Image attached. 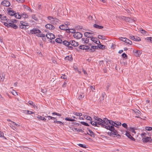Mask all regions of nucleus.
Masks as SVG:
<instances>
[{
    "label": "nucleus",
    "mask_w": 152,
    "mask_h": 152,
    "mask_svg": "<svg viewBox=\"0 0 152 152\" xmlns=\"http://www.w3.org/2000/svg\"><path fill=\"white\" fill-rule=\"evenodd\" d=\"M109 124L110 125L107 126V129L109 130L110 131H112L114 129V126L118 127V126L116 122H114L112 120H110L109 121Z\"/></svg>",
    "instance_id": "obj_1"
},
{
    "label": "nucleus",
    "mask_w": 152,
    "mask_h": 152,
    "mask_svg": "<svg viewBox=\"0 0 152 152\" xmlns=\"http://www.w3.org/2000/svg\"><path fill=\"white\" fill-rule=\"evenodd\" d=\"M47 18L50 20V23L52 24H57L60 21L57 18L51 16H48Z\"/></svg>",
    "instance_id": "obj_2"
},
{
    "label": "nucleus",
    "mask_w": 152,
    "mask_h": 152,
    "mask_svg": "<svg viewBox=\"0 0 152 152\" xmlns=\"http://www.w3.org/2000/svg\"><path fill=\"white\" fill-rule=\"evenodd\" d=\"M95 124L94 126H97L98 127H99V125H100L101 127H103L107 129V126L105 125L104 124H103L102 122H99V121H95L94 122Z\"/></svg>",
    "instance_id": "obj_3"
},
{
    "label": "nucleus",
    "mask_w": 152,
    "mask_h": 152,
    "mask_svg": "<svg viewBox=\"0 0 152 152\" xmlns=\"http://www.w3.org/2000/svg\"><path fill=\"white\" fill-rule=\"evenodd\" d=\"M30 32L31 34H35L37 33H42V32L40 30L36 28H34L33 29L30 31Z\"/></svg>",
    "instance_id": "obj_4"
},
{
    "label": "nucleus",
    "mask_w": 152,
    "mask_h": 152,
    "mask_svg": "<svg viewBox=\"0 0 152 152\" xmlns=\"http://www.w3.org/2000/svg\"><path fill=\"white\" fill-rule=\"evenodd\" d=\"M122 41H123L127 44L131 45L132 44V42L129 39L125 37H121L119 38Z\"/></svg>",
    "instance_id": "obj_5"
},
{
    "label": "nucleus",
    "mask_w": 152,
    "mask_h": 152,
    "mask_svg": "<svg viewBox=\"0 0 152 152\" xmlns=\"http://www.w3.org/2000/svg\"><path fill=\"white\" fill-rule=\"evenodd\" d=\"M123 19L125 21H128L129 23H132L136 21V18H131L129 17H123Z\"/></svg>",
    "instance_id": "obj_6"
},
{
    "label": "nucleus",
    "mask_w": 152,
    "mask_h": 152,
    "mask_svg": "<svg viewBox=\"0 0 152 152\" xmlns=\"http://www.w3.org/2000/svg\"><path fill=\"white\" fill-rule=\"evenodd\" d=\"M46 37L48 39H50V40L53 39L55 37V35L51 33H48L46 35Z\"/></svg>",
    "instance_id": "obj_7"
},
{
    "label": "nucleus",
    "mask_w": 152,
    "mask_h": 152,
    "mask_svg": "<svg viewBox=\"0 0 152 152\" xmlns=\"http://www.w3.org/2000/svg\"><path fill=\"white\" fill-rule=\"evenodd\" d=\"M94 33L90 32H86L84 34L85 36L88 38H92L93 37Z\"/></svg>",
    "instance_id": "obj_8"
},
{
    "label": "nucleus",
    "mask_w": 152,
    "mask_h": 152,
    "mask_svg": "<svg viewBox=\"0 0 152 152\" xmlns=\"http://www.w3.org/2000/svg\"><path fill=\"white\" fill-rule=\"evenodd\" d=\"M73 36L75 38L80 39L82 37V34L80 32H75Z\"/></svg>",
    "instance_id": "obj_9"
},
{
    "label": "nucleus",
    "mask_w": 152,
    "mask_h": 152,
    "mask_svg": "<svg viewBox=\"0 0 152 152\" xmlns=\"http://www.w3.org/2000/svg\"><path fill=\"white\" fill-rule=\"evenodd\" d=\"M1 4L6 7H9L10 5V3L8 1L4 0L1 2Z\"/></svg>",
    "instance_id": "obj_10"
},
{
    "label": "nucleus",
    "mask_w": 152,
    "mask_h": 152,
    "mask_svg": "<svg viewBox=\"0 0 152 152\" xmlns=\"http://www.w3.org/2000/svg\"><path fill=\"white\" fill-rule=\"evenodd\" d=\"M45 27L50 30H53L55 29V27L52 25L50 24H47L45 25Z\"/></svg>",
    "instance_id": "obj_11"
},
{
    "label": "nucleus",
    "mask_w": 152,
    "mask_h": 152,
    "mask_svg": "<svg viewBox=\"0 0 152 152\" xmlns=\"http://www.w3.org/2000/svg\"><path fill=\"white\" fill-rule=\"evenodd\" d=\"M70 45L74 47L77 46L79 45L78 42L74 40L70 41L69 42Z\"/></svg>",
    "instance_id": "obj_12"
},
{
    "label": "nucleus",
    "mask_w": 152,
    "mask_h": 152,
    "mask_svg": "<svg viewBox=\"0 0 152 152\" xmlns=\"http://www.w3.org/2000/svg\"><path fill=\"white\" fill-rule=\"evenodd\" d=\"M110 120H108L106 118H104L102 120V122L103 124L105 125L108 126V125H110L109 123V121Z\"/></svg>",
    "instance_id": "obj_13"
},
{
    "label": "nucleus",
    "mask_w": 152,
    "mask_h": 152,
    "mask_svg": "<svg viewBox=\"0 0 152 152\" xmlns=\"http://www.w3.org/2000/svg\"><path fill=\"white\" fill-rule=\"evenodd\" d=\"M134 55L137 57L139 56L141 54V53L139 50H134L133 51Z\"/></svg>",
    "instance_id": "obj_14"
},
{
    "label": "nucleus",
    "mask_w": 152,
    "mask_h": 152,
    "mask_svg": "<svg viewBox=\"0 0 152 152\" xmlns=\"http://www.w3.org/2000/svg\"><path fill=\"white\" fill-rule=\"evenodd\" d=\"M59 28L61 29L64 30H67L68 29H69L68 26H66V25L63 24L60 25L59 26Z\"/></svg>",
    "instance_id": "obj_15"
},
{
    "label": "nucleus",
    "mask_w": 152,
    "mask_h": 152,
    "mask_svg": "<svg viewBox=\"0 0 152 152\" xmlns=\"http://www.w3.org/2000/svg\"><path fill=\"white\" fill-rule=\"evenodd\" d=\"M133 110L134 111V112L137 115L135 117L137 118H139L140 117L139 116L140 115V112L138 110H137V109Z\"/></svg>",
    "instance_id": "obj_16"
},
{
    "label": "nucleus",
    "mask_w": 152,
    "mask_h": 152,
    "mask_svg": "<svg viewBox=\"0 0 152 152\" xmlns=\"http://www.w3.org/2000/svg\"><path fill=\"white\" fill-rule=\"evenodd\" d=\"M126 135L129 137V139H131L133 141H135V139L132 137L131 135L128 132H126Z\"/></svg>",
    "instance_id": "obj_17"
},
{
    "label": "nucleus",
    "mask_w": 152,
    "mask_h": 152,
    "mask_svg": "<svg viewBox=\"0 0 152 152\" xmlns=\"http://www.w3.org/2000/svg\"><path fill=\"white\" fill-rule=\"evenodd\" d=\"M151 139L150 137H148L145 138L143 137L142 138V140L143 142H149V139Z\"/></svg>",
    "instance_id": "obj_18"
},
{
    "label": "nucleus",
    "mask_w": 152,
    "mask_h": 152,
    "mask_svg": "<svg viewBox=\"0 0 152 152\" xmlns=\"http://www.w3.org/2000/svg\"><path fill=\"white\" fill-rule=\"evenodd\" d=\"M16 13L15 11L14 10H9L8 11V14L11 16H15Z\"/></svg>",
    "instance_id": "obj_19"
},
{
    "label": "nucleus",
    "mask_w": 152,
    "mask_h": 152,
    "mask_svg": "<svg viewBox=\"0 0 152 152\" xmlns=\"http://www.w3.org/2000/svg\"><path fill=\"white\" fill-rule=\"evenodd\" d=\"M93 26L94 28L99 29H101L103 28V26H99L96 24H94Z\"/></svg>",
    "instance_id": "obj_20"
},
{
    "label": "nucleus",
    "mask_w": 152,
    "mask_h": 152,
    "mask_svg": "<svg viewBox=\"0 0 152 152\" xmlns=\"http://www.w3.org/2000/svg\"><path fill=\"white\" fill-rule=\"evenodd\" d=\"M86 47L87 48H86L85 47H84V45H80L79 47V48L80 49H82V50H87V49H89V47H88V46H86Z\"/></svg>",
    "instance_id": "obj_21"
},
{
    "label": "nucleus",
    "mask_w": 152,
    "mask_h": 152,
    "mask_svg": "<svg viewBox=\"0 0 152 152\" xmlns=\"http://www.w3.org/2000/svg\"><path fill=\"white\" fill-rule=\"evenodd\" d=\"M65 59L66 60L71 61L72 60V58L71 56H68L65 58Z\"/></svg>",
    "instance_id": "obj_22"
},
{
    "label": "nucleus",
    "mask_w": 152,
    "mask_h": 152,
    "mask_svg": "<svg viewBox=\"0 0 152 152\" xmlns=\"http://www.w3.org/2000/svg\"><path fill=\"white\" fill-rule=\"evenodd\" d=\"M12 122L13 124H14V125H11V124H10V125H11L10 126L11 127H13L15 129H16V127L15 126V125L17 127H19L20 126V125H18V124H17L15 123L13 121H12Z\"/></svg>",
    "instance_id": "obj_23"
},
{
    "label": "nucleus",
    "mask_w": 152,
    "mask_h": 152,
    "mask_svg": "<svg viewBox=\"0 0 152 152\" xmlns=\"http://www.w3.org/2000/svg\"><path fill=\"white\" fill-rule=\"evenodd\" d=\"M10 25L11 26H10V27L12 28L15 29H16L18 28L16 24L13 23V22L12 23V24Z\"/></svg>",
    "instance_id": "obj_24"
},
{
    "label": "nucleus",
    "mask_w": 152,
    "mask_h": 152,
    "mask_svg": "<svg viewBox=\"0 0 152 152\" xmlns=\"http://www.w3.org/2000/svg\"><path fill=\"white\" fill-rule=\"evenodd\" d=\"M20 24L21 25L24 26L25 27L28 26V23L23 21H21L20 22Z\"/></svg>",
    "instance_id": "obj_25"
},
{
    "label": "nucleus",
    "mask_w": 152,
    "mask_h": 152,
    "mask_svg": "<svg viewBox=\"0 0 152 152\" xmlns=\"http://www.w3.org/2000/svg\"><path fill=\"white\" fill-rule=\"evenodd\" d=\"M82 40L84 41L85 43L88 44L89 42V39L87 38H82Z\"/></svg>",
    "instance_id": "obj_26"
},
{
    "label": "nucleus",
    "mask_w": 152,
    "mask_h": 152,
    "mask_svg": "<svg viewBox=\"0 0 152 152\" xmlns=\"http://www.w3.org/2000/svg\"><path fill=\"white\" fill-rule=\"evenodd\" d=\"M105 47V46L104 45H101V44L98 45V48L102 50L104 49Z\"/></svg>",
    "instance_id": "obj_27"
},
{
    "label": "nucleus",
    "mask_w": 152,
    "mask_h": 152,
    "mask_svg": "<svg viewBox=\"0 0 152 152\" xmlns=\"http://www.w3.org/2000/svg\"><path fill=\"white\" fill-rule=\"evenodd\" d=\"M55 41L58 43L61 44L62 43V40L60 38H58L56 39H55Z\"/></svg>",
    "instance_id": "obj_28"
},
{
    "label": "nucleus",
    "mask_w": 152,
    "mask_h": 152,
    "mask_svg": "<svg viewBox=\"0 0 152 152\" xmlns=\"http://www.w3.org/2000/svg\"><path fill=\"white\" fill-rule=\"evenodd\" d=\"M37 118L43 121H45L46 120V119L45 117H42L40 115H38L37 117Z\"/></svg>",
    "instance_id": "obj_29"
},
{
    "label": "nucleus",
    "mask_w": 152,
    "mask_h": 152,
    "mask_svg": "<svg viewBox=\"0 0 152 152\" xmlns=\"http://www.w3.org/2000/svg\"><path fill=\"white\" fill-rule=\"evenodd\" d=\"M94 119L96 120H97V121H99L100 122H102V119L101 118H99L97 116H94Z\"/></svg>",
    "instance_id": "obj_30"
},
{
    "label": "nucleus",
    "mask_w": 152,
    "mask_h": 152,
    "mask_svg": "<svg viewBox=\"0 0 152 152\" xmlns=\"http://www.w3.org/2000/svg\"><path fill=\"white\" fill-rule=\"evenodd\" d=\"M6 21L7 24H8V26H10H10H11L10 25L12 24V23H13L12 21L11 20H9L8 19H7V20H6Z\"/></svg>",
    "instance_id": "obj_31"
},
{
    "label": "nucleus",
    "mask_w": 152,
    "mask_h": 152,
    "mask_svg": "<svg viewBox=\"0 0 152 152\" xmlns=\"http://www.w3.org/2000/svg\"><path fill=\"white\" fill-rule=\"evenodd\" d=\"M96 39H97V38L95 37H92V38H91V40L93 42H95V43L96 44H98L97 43V41H96Z\"/></svg>",
    "instance_id": "obj_32"
},
{
    "label": "nucleus",
    "mask_w": 152,
    "mask_h": 152,
    "mask_svg": "<svg viewBox=\"0 0 152 152\" xmlns=\"http://www.w3.org/2000/svg\"><path fill=\"white\" fill-rule=\"evenodd\" d=\"M65 120L66 121H75V120L74 119H72L71 118H70L66 117L65 118Z\"/></svg>",
    "instance_id": "obj_33"
},
{
    "label": "nucleus",
    "mask_w": 152,
    "mask_h": 152,
    "mask_svg": "<svg viewBox=\"0 0 152 152\" xmlns=\"http://www.w3.org/2000/svg\"><path fill=\"white\" fill-rule=\"evenodd\" d=\"M22 17L24 18H27L28 17V15L26 13H23L21 15V17Z\"/></svg>",
    "instance_id": "obj_34"
},
{
    "label": "nucleus",
    "mask_w": 152,
    "mask_h": 152,
    "mask_svg": "<svg viewBox=\"0 0 152 152\" xmlns=\"http://www.w3.org/2000/svg\"><path fill=\"white\" fill-rule=\"evenodd\" d=\"M63 44L66 46H69V42H68L66 41H64L63 42Z\"/></svg>",
    "instance_id": "obj_35"
},
{
    "label": "nucleus",
    "mask_w": 152,
    "mask_h": 152,
    "mask_svg": "<svg viewBox=\"0 0 152 152\" xmlns=\"http://www.w3.org/2000/svg\"><path fill=\"white\" fill-rule=\"evenodd\" d=\"M89 133H90V134L89 135L92 137H95V134L91 130H89Z\"/></svg>",
    "instance_id": "obj_36"
},
{
    "label": "nucleus",
    "mask_w": 152,
    "mask_h": 152,
    "mask_svg": "<svg viewBox=\"0 0 152 152\" xmlns=\"http://www.w3.org/2000/svg\"><path fill=\"white\" fill-rule=\"evenodd\" d=\"M0 137H1L5 139H6V137L4 136L3 132L1 131H0Z\"/></svg>",
    "instance_id": "obj_37"
},
{
    "label": "nucleus",
    "mask_w": 152,
    "mask_h": 152,
    "mask_svg": "<svg viewBox=\"0 0 152 152\" xmlns=\"http://www.w3.org/2000/svg\"><path fill=\"white\" fill-rule=\"evenodd\" d=\"M53 123L55 124H60V125H64V124L62 122H61L60 121H57V120H55V121Z\"/></svg>",
    "instance_id": "obj_38"
},
{
    "label": "nucleus",
    "mask_w": 152,
    "mask_h": 152,
    "mask_svg": "<svg viewBox=\"0 0 152 152\" xmlns=\"http://www.w3.org/2000/svg\"><path fill=\"white\" fill-rule=\"evenodd\" d=\"M98 38L99 39H102V40H104L105 39V37L104 36H102V35H99L98 36Z\"/></svg>",
    "instance_id": "obj_39"
},
{
    "label": "nucleus",
    "mask_w": 152,
    "mask_h": 152,
    "mask_svg": "<svg viewBox=\"0 0 152 152\" xmlns=\"http://www.w3.org/2000/svg\"><path fill=\"white\" fill-rule=\"evenodd\" d=\"M15 17L16 18L20 19L21 18V15H20L18 13H16V15H15Z\"/></svg>",
    "instance_id": "obj_40"
},
{
    "label": "nucleus",
    "mask_w": 152,
    "mask_h": 152,
    "mask_svg": "<svg viewBox=\"0 0 152 152\" xmlns=\"http://www.w3.org/2000/svg\"><path fill=\"white\" fill-rule=\"evenodd\" d=\"M32 18L33 19L36 21H37L38 20V18L37 17L36 15H33L32 16Z\"/></svg>",
    "instance_id": "obj_41"
},
{
    "label": "nucleus",
    "mask_w": 152,
    "mask_h": 152,
    "mask_svg": "<svg viewBox=\"0 0 152 152\" xmlns=\"http://www.w3.org/2000/svg\"><path fill=\"white\" fill-rule=\"evenodd\" d=\"M25 112H26V113L28 114H31L34 113L33 112L28 110H26Z\"/></svg>",
    "instance_id": "obj_42"
},
{
    "label": "nucleus",
    "mask_w": 152,
    "mask_h": 152,
    "mask_svg": "<svg viewBox=\"0 0 152 152\" xmlns=\"http://www.w3.org/2000/svg\"><path fill=\"white\" fill-rule=\"evenodd\" d=\"M47 117L48 118V120H50V119H56V118L50 116H47Z\"/></svg>",
    "instance_id": "obj_43"
},
{
    "label": "nucleus",
    "mask_w": 152,
    "mask_h": 152,
    "mask_svg": "<svg viewBox=\"0 0 152 152\" xmlns=\"http://www.w3.org/2000/svg\"><path fill=\"white\" fill-rule=\"evenodd\" d=\"M80 123L81 124H82L84 126H89V125H88V123H87L85 122H84V121H81L80 122Z\"/></svg>",
    "instance_id": "obj_44"
},
{
    "label": "nucleus",
    "mask_w": 152,
    "mask_h": 152,
    "mask_svg": "<svg viewBox=\"0 0 152 152\" xmlns=\"http://www.w3.org/2000/svg\"><path fill=\"white\" fill-rule=\"evenodd\" d=\"M110 86V83H107V86L106 87V91H107L108 92L109 90V88Z\"/></svg>",
    "instance_id": "obj_45"
},
{
    "label": "nucleus",
    "mask_w": 152,
    "mask_h": 152,
    "mask_svg": "<svg viewBox=\"0 0 152 152\" xmlns=\"http://www.w3.org/2000/svg\"><path fill=\"white\" fill-rule=\"evenodd\" d=\"M84 96V95L83 94L82 95H80L78 97V99L79 100H81Z\"/></svg>",
    "instance_id": "obj_46"
},
{
    "label": "nucleus",
    "mask_w": 152,
    "mask_h": 152,
    "mask_svg": "<svg viewBox=\"0 0 152 152\" xmlns=\"http://www.w3.org/2000/svg\"><path fill=\"white\" fill-rule=\"evenodd\" d=\"M5 75H2V76H0V81H3L4 79Z\"/></svg>",
    "instance_id": "obj_47"
},
{
    "label": "nucleus",
    "mask_w": 152,
    "mask_h": 152,
    "mask_svg": "<svg viewBox=\"0 0 152 152\" xmlns=\"http://www.w3.org/2000/svg\"><path fill=\"white\" fill-rule=\"evenodd\" d=\"M122 57L125 59H127V55L124 53H123L122 55Z\"/></svg>",
    "instance_id": "obj_48"
},
{
    "label": "nucleus",
    "mask_w": 152,
    "mask_h": 152,
    "mask_svg": "<svg viewBox=\"0 0 152 152\" xmlns=\"http://www.w3.org/2000/svg\"><path fill=\"white\" fill-rule=\"evenodd\" d=\"M78 145L79 146L83 148H86V145H85L82 144H78Z\"/></svg>",
    "instance_id": "obj_49"
},
{
    "label": "nucleus",
    "mask_w": 152,
    "mask_h": 152,
    "mask_svg": "<svg viewBox=\"0 0 152 152\" xmlns=\"http://www.w3.org/2000/svg\"><path fill=\"white\" fill-rule=\"evenodd\" d=\"M1 20H7V17L5 16H4L3 15L2 16V18H1Z\"/></svg>",
    "instance_id": "obj_50"
},
{
    "label": "nucleus",
    "mask_w": 152,
    "mask_h": 152,
    "mask_svg": "<svg viewBox=\"0 0 152 152\" xmlns=\"http://www.w3.org/2000/svg\"><path fill=\"white\" fill-rule=\"evenodd\" d=\"M28 103L30 105L33 106H34L35 105L34 104V103L32 101H29L28 102Z\"/></svg>",
    "instance_id": "obj_51"
},
{
    "label": "nucleus",
    "mask_w": 152,
    "mask_h": 152,
    "mask_svg": "<svg viewBox=\"0 0 152 152\" xmlns=\"http://www.w3.org/2000/svg\"><path fill=\"white\" fill-rule=\"evenodd\" d=\"M145 129L148 131H151L152 130V128L150 127H146Z\"/></svg>",
    "instance_id": "obj_52"
},
{
    "label": "nucleus",
    "mask_w": 152,
    "mask_h": 152,
    "mask_svg": "<svg viewBox=\"0 0 152 152\" xmlns=\"http://www.w3.org/2000/svg\"><path fill=\"white\" fill-rule=\"evenodd\" d=\"M130 38L132 39L135 41H136V40H137V39H136V38L134 36H130Z\"/></svg>",
    "instance_id": "obj_53"
},
{
    "label": "nucleus",
    "mask_w": 152,
    "mask_h": 152,
    "mask_svg": "<svg viewBox=\"0 0 152 152\" xmlns=\"http://www.w3.org/2000/svg\"><path fill=\"white\" fill-rule=\"evenodd\" d=\"M75 115L76 116H81L82 115V114L81 113L77 112L75 113Z\"/></svg>",
    "instance_id": "obj_54"
},
{
    "label": "nucleus",
    "mask_w": 152,
    "mask_h": 152,
    "mask_svg": "<svg viewBox=\"0 0 152 152\" xmlns=\"http://www.w3.org/2000/svg\"><path fill=\"white\" fill-rule=\"evenodd\" d=\"M86 119L87 120L89 121H91L92 120L91 118L89 116H87L86 117Z\"/></svg>",
    "instance_id": "obj_55"
},
{
    "label": "nucleus",
    "mask_w": 152,
    "mask_h": 152,
    "mask_svg": "<svg viewBox=\"0 0 152 152\" xmlns=\"http://www.w3.org/2000/svg\"><path fill=\"white\" fill-rule=\"evenodd\" d=\"M146 135V134L145 133H142V134H141V136L142 138L143 137H145Z\"/></svg>",
    "instance_id": "obj_56"
},
{
    "label": "nucleus",
    "mask_w": 152,
    "mask_h": 152,
    "mask_svg": "<svg viewBox=\"0 0 152 152\" xmlns=\"http://www.w3.org/2000/svg\"><path fill=\"white\" fill-rule=\"evenodd\" d=\"M17 1L18 3H23L24 2L25 0H16Z\"/></svg>",
    "instance_id": "obj_57"
},
{
    "label": "nucleus",
    "mask_w": 152,
    "mask_h": 152,
    "mask_svg": "<svg viewBox=\"0 0 152 152\" xmlns=\"http://www.w3.org/2000/svg\"><path fill=\"white\" fill-rule=\"evenodd\" d=\"M70 30H71V31H70L71 33H75V30L74 29H70Z\"/></svg>",
    "instance_id": "obj_58"
},
{
    "label": "nucleus",
    "mask_w": 152,
    "mask_h": 152,
    "mask_svg": "<svg viewBox=\"0 0 152 152\" xmlns=\"http://www.w3.org/2000/svg\"><path fill=\"white\" fill-rule=\"evenodd\" d=\"M112 131H114L115 132V135H117L118 134V132L117 130L114 129Z\"/></svg>",
    "instance_id": "obj_59"
},
{
    "label": "nucleus",
    "mask_w": 152,
    "mask_h": 152,
    "mask_svg": "<svg viewBox=\"0 0 152 152\" xmlns=\"http://www.w3.org/2000/svg\"><path fill=\"white\" fill-rule=\"evenodd\" d=\"M122 126L125 128H127V125L125 123L123 124H122Z\"/></svg>",
    "instance_id": "obj_60"
},
{
    "label": "nucleus",
    "mask_w": 152,
    "mask_h": 152,
    "mask_svg": "<svg viewBox=\"0 0 152 152\" xmlns=\"http://www.w3.org/2000/svg\"><path fill=\"white\" fill-rule=\"evenodd\" d=\"M20 28H21L22 29H26V27H25L24 26H23L22 25H20Z\"/></svg>",
    "instance_id": "obj_61"
},
{
    "label": "nucleus",
    "mask_w": 152,
    "mask_h": 152,
    "mask_svg": "<svg viewBox=\"0 0 152 152\" xmlns=\"http://www.w3.org/2000/svg\"><path fill=\"white\" fill-rule=\"evenodd\" d=\"M115 122L117 123L118 126L121 125V124L120 122L118 121H115Z\"/></svg>",
    "instance_id": "obj_62"
},
{
    "label": "nucleus",
    "mask_w": 152,
    "mask_h": 152,
    "mask_svg": "<svg viewBox=\"0 0 152 152\" xmlns=\"http://www.w3.org/2000/svg\"><path fill=\"white\" fill-rule=\"evenodd\" d=\"M77 131L79 132H81L82 133H83V132H84V131H83V130L81 129H78L77 130Z\"/></svg>",
    "instance_id": "obj_63"
},
{
    "label": "nucleus",
    "mask_w": 152,
    "mask_h": 152,
    "mask_svg": "<svg viewBox=\"0 0 152 152\" xmlns=\"http://www.w3.org/2000/svg\"><path fill=\"white\" fill-rule=\"evenodd\" d=\"M61 78L63 79H66L67 78L66 76L65 75H63L61 77Z\"/></svg>",
    "instance_id": "obj_64"
}]
</instances>
